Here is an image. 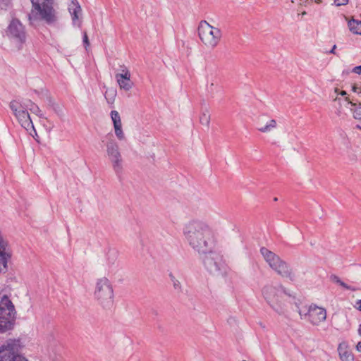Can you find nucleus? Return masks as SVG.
<instances>
[{
	"mask_svg": "<svg viewBox=\"0 0 361 361\" xmlns=\"http://www.w3.org/2000/svg\"><path fill=\"white\" fill-rule=\"evenodd\" d=\"M353 71L355 73H357V74H361V65L360 66H355Z\"/></svg>",
	"mask_w": 361,
	"mask_h": 361,
	"instance_id": "7c9ffc66",
	"label": "nucleus"
},
{
	"mask_svg": "<svg viewBox=\"0 0 361 361\" xmlns=\"http://www.w3.org/2000/svg\"><path fill=\"white\" fill-rule=\"evenodd\" d=\"M352 90L355 92V93H357V94H360L361 93V87H357V85H354L353 87H352Z\"/></svg>",
	"mask_w": 361,
	"mask_h": 361,
	"instance_id": "c756f323",
	"label": "nucleus"
},
{
	"mask_svg": "<svg viewBox=\"0 0 361 361\" xmlns=\"http://www.w3.org/2000/svg\"><path fill=\"white\" fill-rule=\"evenodd\" d=\"M345 100L351 105L350 111L353 112L354 118L361 120V104L357 105L351 102L348 97L345 98Z\"/></svg>",
	"mask_w": 361,
	"mask_h": 361,
	"instance_id": "b1692460",
	"label": "nucleus"
},
{
	"mask_svg": "<svg viewBox=\"0 0 361 361\" xmlns=\"http://www.w3.org/2000/svg\"><path fill=\"white\" fill-rule=\"evenodd\" d=\"M262 295L269 307L278 314L286 315L295 297L281 285H266Z\"/></svg>",
	"mask_w": 361,
	"mask_h": 361,
	"instance_id": "7ed1b4c3",
	"label": "nucleus"
},
{
	"mask_svg": "<svg viewBox=\"0 0 361 361\" xmlns=\"http://www.w3.org/2000/svg\"><path fill=\"white\" fill-rule=\"evenodd\" d=\"M118 252L116 249L110 248L106 254V264L109 267H114L118 264Z\"/></svg>",
	"mask_w": 361,
	"mask_h": 361,
	"instance_id": "412c9836",
	"label": "nucleus"
},
{
	"mask_svg": "<svg viewBox=\"0 0 361 361\" xmlns=\"http://www.w3.org/2000/svg\"><path fill=\"white\" fill-rule=\"evenodd\" d=\"M68 11L71 16L73 25L80 27L81 21L80 16L82 13V8L77 0H72L68 6Z\"/></svg>",
	"mask_w": 361,
	"mask_h": 361,
	"instance_id": "a211bd4d",
	"label": "nucleus"
},
{
	"mask_svg": "<svg viewBox=\"0 0 361 361\" xmlns=\"http://www.w3.org/2000/svg\"><path fill=\"white\" fill-rule=\"evenodd\" d=\"M188 245L198 253H204L215 245V235L210 226L201 221H191L183 231Z\"/></svg>",
	"mask_w": 361,
	"mask_h": 361,
	"instance_id": "f257e3e1",
	"label": "nucleus"
},
{
	"mask_svg": "<svg viewBox=\"0 0 361 361\" xmlns=\"http://www.w3.org/2000/svg\"><path fill=\"white\" fill-rule=\"evenodd\" d=\"M357 332H358V334L361 336V324L359 325Z\"/></svg>",
	"mask_w": 361,
	"mask_h": 361,
	"instance_id": "c9c22d12",
	"label": "nucleus"
},
{
	"mask_svg": "<svg viewBox=\"0 0 361 361\" xmlns=\"http://www.w3.org/2000/svg\"><path fill=\"white\" fill-rule=\"evenodd\" d=\"M257 130L263 133H269L277 128V122L275 119L261 117L257 121Z\"/></svg>",
	"mask_w": 361,
	"mask_h": 361,
	"instance_id": "f3484780",
	"label": "nucleus"
},
{
	"mask_svg": "<svg viewBox=\"0 0 361 361\" xmlns=\"http://www.w3.org/2000/svg\"><path fill=\"white\" fill-rule=\"evenodd\" d=\"M10 257L8 243L0 231V272H5L7 270V263Z\"/></svg>",
	"mask_w": 361,
	"mask_h": 361,
	"instance_id": "dca6fc26",
	"label": "nucleus"
},
{
	"mask_svg": "<svg viewBox=\"0 0 361 361\" xmlns=\"http://www.w3.org/2000/svg\"><path fill=\"white\" fill-rule=\"evenodd\" d=\"M83 44L85 45V49L87 48V47L90 45V42L88 40V37L87 35V33L85 32L83 34Z\"/></svg>",
	"mask_w": 361,
	"mask_h": 361,
	"instance_id": "cd10ccee",
	"label": "nucleus"
},
{
	"mask_svg": "<svg viewBox=\"0 0 361 361\" xmlns=\"http://www.w3.org/2000/svg\"><path fill=\"white\" fill-rule=\"evenodd\" d=\"M262 295L269 307L278 314L286 315L295 297L281 285H266Z\"/></svg>",
	"mask_w": 361,
	"mask_h": 361,
	"instance_id": "f03ea898",
	"label": "nucleus"
},
{
	"mask_svg": "<svg viewBox=\"0 0 361 361\" xmlns=\"http://www.w3.org/2000/svg\"><path fill=\"white\" fill-rule=\"evenodd\" d=\"M298 312L302 319H306L313 326H319L326 321L327 317L326 310L316 304H311Z\"/></svg>",
	"mask_w": 361,
	"mask_h": 361,
	"instance_id": "9b49d317",
	"label": "nucleus"
},
{
	"mask_svg": "<svg viewBox=\"0 0 361 361\" xmlns=\"http://www.w3.org/2000/svg\"><path fill=\"white\" fill-rule=\"evenodd\" d=\"M111 118L114 124L116 136L119 140H123L125 135L122 130V123L118 112L116 110L111 111Z\"/></svg>",
	"mask_w": 361,
	"mask_h": 361,
	"instance_id": "6ab92c4d",
	"label": "nucleus"
},
{
	"mask_svg": "<svg viewBox=\"0 0 361 361\" xmlns=\"http://www.w3.org/2000/svg\"><path fill=\"white\" fill-rule=\"evenodd\" d=\"M23 103L29 104V106L26 107L27 110L29 109L32 113L37 115L38 116H39L41 118L44 117L43 114H42V111H41L40 109L39 108V106L37 105H36L35 104H34L33 102H32V101H30V100H25Z\"/></svg>",
	"mask_w": 361,
	"mask_h": 361,
	"instance_id": "a878e982",
	"label": "nucleus"
},
{
	"mask_svg": "<svg viewBox=\"0 0 361 361\" xmlns=\"http://www.w3.org/2000/svg\"><path fill=\"white\" fill-rule=\"evenodd\" d=\"M260 252L269 267L279 275L291 281H295V275L291 268L278 255L265 247H262Z\"/></svg>",
	"mask_w": 361,
	"mask_h": 361,
	"instance_id": "423d86ee",
	"label": "nucleus"
},
{
	"mask_svg": "<svg viewBox=\"0 0 361 361\" xmlns=\"http://www.w3.org/2000/svg\"><path fill=\"white\" fill-rule=\"evenodd\" d=\"M131 75L128 68L123 65L121 66V73L115 74V78L121 90L129 91L133 86L130 79Z\"/></svg>",
	"mask_w": 361,
	"mask_h": 361,
	"instance_id": "2eb2a0df",
	"label": "nucleus"
},
{
	"mask_svg": "<svg viewBox=\"0 0 361 361\" xmlns=\"http://www.w3.org/2000/svg\"><path fill=\"white\" fill-rule=\"evenodd\" d=\"M338 352L341 361H354V355L349 350V345L347 342L343 341L339 343Z\"/></svg>",
	"mask_w": 361,
	"mask_h": 361,
	"instance_id": "aec40b11",
	"label": "nucleus"
},
{
	"mask_svg": "<svg viewBox=\"0 0 361 361\" xmlns=\"http://www.w3.org/2000/svg\"><path fill=\"white\" fill-rule=\"evenodd\" d=\"M357 128L361 129V126H357Z\"/></svg>",
	"mask_w": 361,
	"mask_h": 361,
	"instance_id": "4c0bfd02",
	"label": "nucleus"
},
{
	"mask_svg": "<svg viewBox=\"0 0 361 361\" xmlns=\"http://www.w3.org/2000/svg\"><path fill=\"white\" fill-rule=\"evenodd\" d=\"M339 94H341V96H345L347 94L346 92L345 91H341L339 92Z\"/></svg>",
	"mask_w": 361,
	"mask_h": 361,
	"instance_id": "f704fd0d",
	"label": "nucleus"
},
{
	"mask_svg": "<svg viewBox=\"0 0 361 361\" xmlns=\"http://www.w3.org/2000/svg\"><path fill=\"white\" fill-rule=\"evenodd\" d=\"M6 35L16 42L23 44L26 40V31L24 25L18 19H13L6 30Z\"/></svg>",
	"mask_w": 361,
	"mask_h": 361,
	"instance_id": "4468645a",
	"label": "nucleus"
},
{
	"mask_svg": "<svg viewBox=\"0 0 361 361\" xmlns=\"http://www.w3.org/2000/svg\"><path fill=\"white\" fill-rule=\"evenodd\" d=\"M336 6H344L348 3V0H334Z\"/></svg>",
	"mask_w": 361,
	"mask_h": 361,
	"instance_id": "c85d7f7f",
	"label": "nucleus"
},
{
	"mask_svg": "<svg viewBox=\"0 0 361 361\" xmlns=\"http://www.w3.org/2000/svg\"><path fill=\"white\" fill-rule=\"evenodd\" d=\"M16 311L9 298L4 295L0 298V333L10 329L16 318Z\"/></svg>",
	"mask_w": 361,
	"mask_h": 361,
	"instance_id": "1a4fd4ad",
	"label": "nucleus"
},
{
	"mask_svg": "<svg viewBox=\"0 0 361 361\" xmlns=\"http://www.w3.org/2000/svg\"><path fill=\"white\" fill-rule=\"evenodd\" d=\"M330 280L334 283H336V284L341 286L343 288H344L345 290H349L351 291H357L359 290V288L345 283L336 275H331L330 276Z\"/></svg>",
	"mask_w": 361,
	"mask_h": 361,
	"instance_id": "4be33fe9",
	"label": "nucleus"
},
{
	"mask_svg": "<svg viewBox=\"0 0 361 361\" xmlns=\"http://www.w3.org/2000/svg\"><path fill=\"white\" fill-rule=\"evenodd\" d=\"M28 106L29 104L21 103L18 100H13L9 104V107L12 110L21 126L29 132L30 135L35 137V136L37 137V134L30 118V114L26 109V107Z\"/></svg>",
	"mask_w": 361,
	"mask_h": 361,
	"instance_id": "0eeeda50",
	"label": "nucleus"
},
{
	"mask_svg": "<svg viewBox=\"0 0 361 361\" xmlns=\"http://www.w3.org/2000/svg\"><path fill=\"white\" fill-rule=\"evenodd\" d=\"M348 27L349 30L354 35H361V21L353 18L348 20Z\"/></svg>",
	"mask_w": 361,
	"mask_h": 361,
	"instance_id": "5701e85b",
	"label": "nucleus"
},
{
	"mask_svg": "<svg viewBox=\"0 0 361 361\" xmlns=\"http://www.w3.org/2000/svg\"><path fill=\"white\" fill-rule=\"evenodd\" d=\"M202 255V259L205 269L214 276L223 275L226 272V267L222 256L217 252L210 249Z\"/></svg>",
	"mask_w": 361,
	"mask_h": 361,
	"instance_id": "6e6552de",
	"label": "nucleus"
},
{
	"mask_svg": "<svg viewBox=\"0 0 361 361\" xmlns=\"http://www.w3.org/2000/svg\"><path fill=\"white\" fill-rule=\"evenodd\" d=\"M171 281L173 283L174 289L177 290H180L181 289V284L180 281L175 278V276L173 274L169 275Z\"/></svg>",
	"mask_w": 361,
	"mask_h": 361,
	"instance_id": "bb28decb",
	"label": "nucleus"
},
{
	"mask_svg": "<svg viewBox=\"0 0 361 361\" xmlns=\"http://www.w3.org/2000/svg\"><path fill=\"white\" fill-rule=\"evenodd\" d=\"M32 6L31 13L29 15V20L32 21L39 15V18L48 23L54 22L56 20V12L52 7V0H31Z\"/></svg>",
	"mask_w": 361,
	"mask_h": 361,
	"instance_id": "9d476101",
	"label": "nucleus"
},
{
	"mask_svg": "<svg viewBox=\"0 0 361 361\" xmlns=\"http://www.w3.org/2000/svg\"><path fill=\"white\" fill-rule=\"evenodd\" d=\"M199 120L202 125L209 127L210 123V114L207 109L202 110Z\"/></svg>",
	"mask_w": 361,
	"mask_h": 361,
	"instance_id": "393cba45",
	"label": "nucleus"
},
{
	"mask_svg": "<svg viewBox=\"0 0 361 361\" xmlns=\"http://www.w3.org/2000/svg\"><path fill=\"white\" fill-rule=\"evenodd\" d=\"M355 308H356L357 310L360 311L361 312V299L360 300H358L357 302H356V304L354 306Z\"/></svg>",
	"mask_w": 361,
	"mask_h": 361,
	"instance_id": "2f4dec72",
	"label": "nucleus"
},
{
	"mask_svg": "<svg viewBox=\"0 0 361 361\" xmlns=\"http://www.w3.org/2000/svg\"><path fill=\"white\" fill-rule=\"evenodd\" d=\"M336 45L334 44L332 47V49L329 51V53L330 54H336Z\"/></svg>",
	"mask_w": 361,
	"mask_h": 361,
	"instance_id": "72a5a7b5",
	"label": "nucleus"
},
{
	"mask_svg": "<svg viewBox=\"0 0 361 361\" xmlns=\"http://www.w3.org/2000/svg\"><path fill=\"white\" fill-rule=\"evenodd\" d=\"M338 88H336V89H335V92H338Z\"/></svg>",
	"mask_w": 361,
	"mask_h": 361,
	"instance_id": "e433bc0d",
	"label": "nucleus"
},
{
	"mask_svg": "<svg viewBox=\"0 0 361 361\" xmlns=\"http://www.w3.org/2000/svg\"><path fill=\"white\" fill-rule=\"evenodd\" d=\"M20 341L10 339L0 347V361H27L19 354Z\"/></svg>",
	"mask_w": 361,
	"mask_h": 361,
	"instance_id": "f8f14e48",
	"label": "nucleus"
},
{
	"mask_svg": "<svg viewBox=\"0 0 361 361\" xmlns=\"http://www.w3.org/2000/svg\"><path fill=\"white\" fill-rule=\"evenodd\" d=\"M94 298L98 305L104 309H110L114 305V289L106 277L97 279Z\"/></svg>",
	"mask_w": 361,
	"mask_h": 361,
	"instance_id": "20e7f679",
	"label": "nucleus"
},
{
	"mask_svg": "<svg viewBox=\"0 0 361 361\" xmlns=\"http://www.w3.org/2000/svg\"><path fill=\"white\" fill-rule=\"evenodd\" d=\"M197 30L200 41L206 48L214 49L219 44L222 32L219 27L210 25L206 20H201Z\"/></svg>",
	"mask_w": 361,
	"mask_h": 361,
	"instance_id": "39448f33",
	"label": "nucleus"
},
{
	"mask_svg": "<svg viewBox=\"0 0 361 361\" xmlns=\"http://www.w3.org/2000/svg\"><path fill=\"white\" fill-rule=\"evenodd\" d=\"M355 348H356L357 351L361 352V341L357 343V344L356 345Z\"/></svg>",
	"mask_w": 361,
	"mask_h": 361,
	"instance_id": "473e14b6",
	"label": "nucleus"
},
{
	"mask_svg": "<svg viewBox=\"0 0 361 361\" xmlns=\"http://www.w3.org/2000/svg\"><path fill=\"white\" fill-rule=\"evenodd\" d=\"M106 155L110 160L113 169L116 174H119L123 170V159L119 151L118 143L113 140L106 143Z\"/></svg>",
	"mask_w": 361,
	"mask_h": 361,
	"instance_id": "ddd939ff",
	"label": "nucleus"
}]
</instances>
